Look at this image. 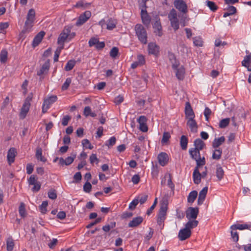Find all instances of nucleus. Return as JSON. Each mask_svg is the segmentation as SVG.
<instances>
[{"label":"nucleus","mask_w":251,"mask_h":251,"mask_svg":"<svg viewBox=\"0 0 251 251\" xmlns=\"http://www.w3.org/2000/svg\"><path fill=\"white\" fill-rule=\"evenodd\" d=\"M137 61L140 64V66L144 65L145 63V57L142 54L138 55Z\"/></svg>","instance_id":"59"},{"label":"nucleus","mask_w":251,"mask_h":251,"mask_svg":"<svg viewBox=\"0 0 251 251\" xmlns=\"http://www.w3.org/2000/svg\"><path fill=\"white\" fill-rule=\"evenodd\" d=\"M99 40L98 38L93 37L91 38L89 41V45L90 47L95 46L96 47L99 42Z\"/></svg>","instance_id":"51"},{"label":"nucleus","mask_w":251,"mask_h":251,"mask_svg":"<svg viewBox=\"0 0 251 251\" xmlns=\"http://www.w3.org/2000/svg\"><path fill=\"white\" fill-rule=\"evenodd\" d=\"M185 114L186 118L187 119L195 118V114L192 108L191 104L189 102H187L185 104Z\"/></svg>","instance_id":"15"},{"label":"nucleus","mask_w":251,"mask_h":251,"mask_svg":"<svg viewBox=\"0 0 251 251\" xmlns=\"http://www.w3.org/2000/svg\"><path fill=\"white\" fill-rule=\"evenodd\" d=\"M50 68V63L49 61H46L43 64L40 70L37 72V75L41 76L42 75L46 74L48 73Z\"/></svg>","instance_id":"25"},{"label":"nucleus","mask_w":251,"mask_h":251,"mask_svg":"<svg viewBox=\"0 0 251 251\" xmlns=\"http://www.w3.org/2000/svg\"><path fill=\"white\" fill-rule=\"evenodd\" d=\"M116 22L112 19L109 20L107 24V29L108 30H112L116 27Z\"/></svg>","instance_id":"47"},{"label":"nucleus","mask_w":251,"mask_h":251,"mask_svg":"<svg viewBox=\"0 0 251 251\" xmlns=\"http://www.w3.org/2000/svg\"><path fill=\"white\" fill-rule=\"evenodd\" d=\"M99 40L98 38L93 37L91 38L89 41V45L90 47L95 46L96 47L99 42Z\"/></svg>","instance_id":"50"},{"label":"nucleus","mask_w":251,"mask_h":251,"mask_svg":"<svg viewBox=\"0 0 251 251\" xmlns=\"http://www.w3.org/2000/svg\"><path fill=\"white\" fill-rule=\"evenodd\" d=\"M116 141V138L114 136H112L107 141V143L105 145L109 147H111L115 144Z\"/></svg>","instance_id":"53"},{"label":"nucleus","mask_w":251,"mask_h":251,"mask_svg":"<svg viewBox=\"0 0 251 251\" xmlns=\"http://www.w3.org/2000/svg\"><path fill=\"white\" fill-rule=\"evenodd\" d=\"M198 207H189L186 211V217L188 220H196L199 214Z\"/></svg>","instance_id":"10"},{"label":"nucleus","mask_w":251,"mask_h":251,"mask_svg":"<svg viewBox=\"0 0 251 251\" xmlns=\"http://www.w3.org/2000/svg\"><path fill=\"white\" fill-rule=\"evenodd\" d=\"M216 176L219 180H221L224 177V171L220 165L216 166Z\"/></svg>","instance_id":"33"},{"label":"nucleus","mask_w":251,"mask_h":251,"mask_svg":"<svg viewBox=\"0 0 251 251\" xmlns=\"http://www.w3.org/2000/svg\"><path fill=\"white\" fill-rule=\"evenodd\" d=\"M188 139L185 135H182L180 140V145L182 150H186L187 148Z\"/></svg>","instance_id":"31"},{"label":"nucleus","mask_w":251,"mask_h":251,"mask_svg":"<svg viewBox=\"0 0 251 251\" xmlns=\"http://www.w3.org/2000/svg\"><path fill=\"white\" fill-rule=\"evenodd\" d=\"M201 167L196 166L193 172V177L194 182L195 184H198L201 182V174L200 173L199 168Z\"/></svg>","instance_id":"20"},{"label":"nucleus","mask_w":251,"mask_h":251,"mask_svg":"<svg viewBox=\"0 0 251 251\" xmlns=\"http://www.w3.org/2000/svg\"><path fill=\"white\" fill-rule=\"evenodd\" d=\"M171 135L170 133L168 132H164L163 134L162 138L161 140V143L162 144L167 143L169 141Z\"/></svg>","instance_id":"44"},{"label":"nucleus","mask_w":251,"mask_h":251,"mask_svg":"<svg viewBox=\"0 0 251 251\" xmlns=\"http://www.w3.org/2000/svg\"><path fill=\"white\" fill-rule=\"evenodd\" d=\"M191 235V230H188L184 227L179 230L178 237L180 241H183L189 238Z\"/></svg>","instance_id":"13"},{"label":"nucleus","mask_w":251,"mask_h":251,"mask_svg":"<svg viewBox=\"0 0 251 251\" xmlns=\"http://www.w3.org/2000/svg\"><path fill=\"white\" fill-rule=\"evenodd\" d=\"M148 197V196L147 195H141L139 196L137 199H138L139 202H140L141 204H143L147 200Z\"/></svg>","instance_id":"60"},{"label":"nucleus","mask_w":251,"mask_h":251,"mask_svg":"<svg viewBox=\"0 0 251 251\" xmlns=\"http://www.w3.org/2000/svg\"><path fill=\"white\" fill-rule=\"evenodd\" d=\"M45 35V32L43 31H41L35 36L32 44L34 48L37 46L40 43Z\"/></svg>","instance_id":"17"},{"label":"nucleus","mask_w":251,"mask_h":251,"mask_svg":"<svg viewBox=\"0 0 251 251\" xmlns=\"http://www.w3.org/2000/svg\"><path fill=\"white\" fill-rule=\"evenodd\" d=\"M75 61L74 60H70L67 63L65 67V70L66 71H71L73 69L75 65Z\"/></svg>","instance_id":"37"},{"label":"nucleus","mask_w":251,"mask_h":251,"mask_svg":"<svg viewBox=\"0 0 251 251\" xmlns=\"http://www.w3.org/2000/svg\"><path fill=\"white\" fill-rule=\"evenodd\" d=\"M35 11L34 9H30L26 15V20L21 34L29 33L32 30V28L35 21Z\"/></svg>","instance_id":"1"},{"label":"nucleus","mask_w":251,"mask_h":251,"mask_svg":"<svg viewBox=\"0 0 251 251\" xmlns=\"http://www.w3.org/2000/svg\"><path fill=\"white\" fill-rule=\"evenodd\" d=\"M35 156L37 160L45 162L46 159L42 155V149L40 147H37L36 150Z\"/></svg>","instance_id":"32"},{"label":"nucleus","mask_w":251,"mask_h":251,"mask_svg":"<svg viewBox=\"0 0 251 251\" xmlns=\"http://www.w3.org/2000/svg\"><path fill=\"white\" fill-rule=\"evenodd\" d=\"M40 182L38 181V178L34 175H31L28 179V183L29 185H33L36 183Z\"/></svg>","instance_id":"42"},{"label":"nucleus","mask_w":251,"mask_h":251,"mask_svg":"<svg viewBox=\"0 0 251 251\" xmlns=\"http://www.w3.org/2000/svg\"><path fill=\"white\" fill-rule=\"evenodd\" d=\"M90 163L93 164L95 162L97 164L99 163V159L97 158L96 154H92V155L90 156Z\"/></svg>","instance_id":"54"},{"label":"nucleus","mask_w":251,"mask_h":251,"mask_svg":"<svg viewBox=\"0 0 251 251\" xmlns=\"http://www.w3.org/2000/svg\"><path fill=\"white\" fill-rule=\"evenodd\" d=\"M174 5L177 10L183 13H186L188 12L187 5L183 0H175Z\"/></svg>","instance_id":"12"},{"label":"nucleus","mask_w":251,"mask_h":251,"mask_svg":"<svg viewBox=\"0 0 251 251\" xmlns=\"http://www.w3.org/2000/svg\"><path fill=\"white\" fill-rule=\"evenodd\" d=\"M237 12V9L235 7L233 6H229L227 8V12L224 13L223 17L226 18L230 15L235 14Z\"/></svg>","instance_id":"34"},{"label":"nucleus","mask_w":251,"mask_h":251,"mask_svg":"<svg viewBox=\"0 0 251 251\" xmlns=\"http://www.w3.org/2000/svg\"><path fill=\"white\" fill-rule=\"evenodd\" d=\"M208 191V187H204L199 193L198 204L201 205L203 202Z\"/></svg>","instance_id":"21"},{"label":"nucleus","mask_w":251,"mask_h":251,"mask_svg":"<svg viewBox=\"0 0 251 251\" xmlns=\"http://www.w3.org/2000/svg\"><path fill=\"white\" fill-rule=\"evenodd\" d=\"M251 225L247 224H235L231 226L230 229L232 230H244L247 229H250Z\"/></svg>","instance_id":"27"},{"label":"nucleus","mask_w":251,"mask_h":251,"mask_svg":"<svg viewBox=\"0 0 251 251\" xmlns=\"http://www.w3.org/2000/svg\"><path fill=\"white\" fill-rule=\"evenodd\" d=\"M200 151V150L192 148L189 150V153L191 158L196 161V166L198 167L202 166L206 163L205 157L201 156Z\"/></svg>","instance_id":"4"},{"label":"nucleus","mask_w":251,"mask_h":251,"mask_svg":"<svg viewBox=\"0 0 251 251\" xmlns=\"http://www.w3.org/2000/svg\"><path fill=\"white\" fill-rule=\"evenodd\" d=\"M16 153V150L14 148H11L8 150L7 158L9 165H11L14 162Z\"/></svg>","instance_id":"18"},{"label":"nucleus","mask_w":251,"mask_h":251,"mask_svg":"<svg viewBox=\"0 0 251 251\" xmlns=\"http://www.w3.org/2000/svg\"><path fill=\"white\" fill-rule=\"evenodd\" d=\"M198 196V193L196 191H193L191 192L188 197L187 201L189 203H193L196 200Z\"/></svg>","instance_id":"35"},{"label":"nucleus","mask_w":251,"mask_h":251,"mask_svg":"<svg viewBox=\"0 0 251 251\" xmlns=\"http://www.w3.org/2000/svg\"><path fill=\"white\" fill-rule=\"evenodd\" d=\"M71 120V117L68 116V115H66L65 116L63 119H62V125L63 126H66L68 124V122L69 121Z\"/></svg>","instance_id":"63"},{"label":"nucleus","mask_w":251,"mask_h":251,"mask_svg":"<svg viewBox=\"0 0 251 251\" xmlns=\"http://www.w3.org/2000/svg\"><path fill=\"white\" fill-rule=\"evenodd\" d=\"M141 16L143 24L147 26L149 25L150 24L151 18L146 9H142L141 11Z\"/></svg>","instance_id":"19"},{"label":"nucleus","mask_w":251,"mask_h":251,"mask_svg":"<svg viewBox=\"0 0 251 251\" xmlns=\"http://www.w3.org/2000/svg\"><path fill=\"white\" fill-rule=\"evenodd\" d=\"M70 32L71 31L69 28H65L59 35L58 38L57 43L62 46L61 49L63 48L64 42L69 38Z\"/></svg>","instance_id":"8"},{"label":"nucleus","mask_w":251,"mask_h":251,"mask_svg":"<svg viewBox=\"0 0 251 251\" xmlns=\"http://www.w3.org/2000/svg\"><path fill=\"white\" fill-rule=\"evenodd\" d=\"M159 47L155 43H150L148 45V51L150 54L156 55L159 53Z\"/></svg>","instance_id":"23"},{"label":"nucleus","mask_w":251,"mask_h":251,"mask_svg":"<svg viewBox=\"0 0 251 251\" xmlns=\"http://www.w3.org/2000/svg\"><path fill=\"white\" fill-rule=\"evenodd\" d=\"M222 153V151L221 149H216L213 152L212 157L213 159L219 160L221 157Z\"/></svg>","instance_id":"36"},{"label":"nucleus","mask_w":251,"mask_h":251,"mask_svg":"<svg viewBox=\"0 0 251 251\" xmlns=\"http://www.w3.org/2000/svg\"><path fill=\"white\" fill-rule=\"evenodd\" d=\"M169 58L172 64V68L176 70V75L177 78L179 80H183L185 73L184 68L182 66L178 68L179 63L176 60L174 54H170Z\"/></svg>","instance_id":"2"},{"label":"nucleus","mask_w":251,"mask_h":251,"mask_svg":"<svg viewBox=\"0 0 251 251\" xmlns=\"http://www.w3.org/2000/svg\"><path fill=\"white\" fill-rule=\"evenodd\" d=\"M7 51L5 50H2L0 53V60L2 63H5L7 58Z\"/></svg>","instance_id":"41"},{"label":"nucleus","mask_w":251,"mask_h":251,"mask_svg":"<svg viewBox=\"0 0 251 251\" xmlns=\"http://www.w3.org/2000/svg\"><path fill=\"white\" fill-rule=\"evenodd\" d=\"M193 43L195 46L197 47H201L202 46V39L199 37H195L193 38Z\"/></svg>","instance_id":"45"},{"label":"nucleus","mask_w":251,"mask_h":251,"mask_svg":"<svg viewBox=\"0 0 251 251\" xmlns=\"http://www.w3.org/2000/svg\"><path fill=\"white\" fill-rule=\"evenodd\" d=\"M140 180V177L138 175H134L131 178L132 182L134 184H138Z\"/></svg>","instance_id":"64"},{"label":"nucleus","mask_w":251,"mask_h":251,"mask_svg":"<svg viewBox=\"0 0 251 251\" xmlns=\"http://www.w3.org/2000/svg\"><path fill=\"white\" fill-rule=\"evenodd\" d=\"M99 40L98 38L93 37L91 38L89 41V45L90 47L95 46L96 47L99 42Z\"/></svg>","instance_id":"49"},{"label":"nucleus","mask_w":251,"mask_h":251,"mask_svg":"<svg viewBox=\"0 0 251 251\" xmlns=\"http://www.w3.org/2000/svg\"><path fill=\"white\" fill-rule=\"evenodd\" d=\"M56 96H52L44 100L42 105V112L45 113L50 107V105L57 100Z\"/></svg>","instance_id":"9"},{"label":"nucleus","mask_w":251,"mask_h":251,"mask_svg":"<svg viewBox=\"0 0 251 251\" xmlns=\"http://www.w3.org/2000/svg\"><path fill=\"white\" fill-rule=\"evenodd\" d=\"M199 222L196 220H189V221L185 224V227L188 230H191L197 226Z\"/></svg>","instance_id":"30"},{"label":"nucleus","mask_w":251,"mask_h":251,"mask_svg":"<svg viewBox=\"0 0 251 251\" xmlns=\"http://www.w3.org/2000/svg\"><path fill=\"white\" fill-rule=\"evenodd\" d=\"M230 120V118H227L221 120L219 123V127L224 128L226 127L229 123Z\"/></svg>","instance_id":"39"},{"label":"nucleus","mask_w":251,"mask_h":251,"mask_svg":"<svg viewBox=\"0 0 251 251\" xmlns=\"http://www.w3.org/2000/svg\"><path fill=\"white\" fill-rule=\"evenodd\" d=\"M225 141V138L221 136L220 138H215L212 143L213 148L217 149Z\"/></svg>","instance_id":"29"},{"label":"nucleus","mask_w":251,"mask_h":251,"mask_svg":"<svg viewBox=\"0 0 251 251\" xmlns=\"http://www.w3.org/2000/svg\"><path fill=\"white\" fill-rule=\"evenodd\" d=\"M236 230H232L231 231V235L232 240L235 242H237L239 240V236Z\"/></svg>","instance_id":"56"},{"label":"nucleus","mask_w":251,"mask_h":251,"mask_svg":"<svg viewBox=\"0 0 251 251\" xmlns=\"http://www.w3.org/2000/svg\"><path fill=\"white\" fill-rule=\"evenodd\" d=\"M92 185L90 182H87L83 185V190L86 193H89L91 191Z\"/></svg>","instance_id":"61"},{"label":"nucleus","mask_w":251,"mask_h":251,"mask_svg":"<svg viewBox=\"0 0 251 251\" xmlns=\"http://www.w3.org/2000/svg\"><path fill=\"white\" fill-rule=\"evenodd\" d=\"M139 124V129L143 132H147L148 128L147 125V118L144 116H141L137 119Z\"/></svg>","instance_id":"14"},{"label":"nucleus","mask_w":251,"mask_h":251,"mask_svg":"<svg viewBox=\"0 0 251 251\" xmlns=\"http://www.w3.org/2000/svg\"><path fill=\"white\" fill-rule=\"evenodd\" d=\"M14 246V243L12 239H9L7 241V250L8 251H11L13 249Z\"/></svg>","instance_id":"52"},{"label":"nucleus","mask_w":251,"mask_h":251,"mask_svg":"<svg viewBox=\"0 0 251 251\" xmlns=\"http://www.w3.org/2000/svg\"><path fill=\"white\" fill-rule=\"evenodd\" d=\"M135 30L139 40L143 44L147 43V33L145 28L141 24H137L135 26Z\"/></svg>","instance_id":"5"},{"label":"nucleus","mask_w":251,"mask_h":251,"mask_svg":"<svg viewBox=\"0 0 251 251\" xmlns=\"http://www.w3.org/2000/svg\"><path fill=\"white\" fill-rule=\"evenodd\" d=\"M206 2L207 3V6L209 8V9L211 11H215L218 9L217 6L214 2L209 0H207Z\"/></svg>","instance_id":"43"},{"label":"nucleus","mask_w":251,"mask_h":251,"mask_svg":"<svg viewBox=\"0 0 251 251\" xmlns=\"http://www.w3.org/2000/svg\"><path fill=\"white\" fill-rule=\"evenodd\" d=\"M157 158L159 164L162 166H165L168 162V155L165 152H162L160 153Z\"/></svg>","instance_id":"16"},{"label":"nucleus","mask_w":251,"mask_h":251,"mask_svg":"<svg viewBox=\"0 0 251 251\" xmlns=\"http://www.w3.org/2000/svg\"><path fill=\"white\" fill-rule=\"evenodd\" d=\"M75 158V154L73 155L72 156H69L65 159L66 165H70L74 160Z\"/></svg>","instance_id":"62"},{"label":"nucleus","mask_w":251,"mask_h":251,"mask_svg":"<svg viewBox=\"0 0 251 251\" xmlns=\"http://www.w3.org/2000/svg\"><path fill=\"white\" fill-rule=\"evenodd\" d=\"M194 149L201 151L205 146L204 142L201 139H196L194 142Z\"/></svg>","instance_id":"26"},{"label":"nucleus","mask_w":251,"mask_h":251,"mask_svg":"<svg viewBox=\"0 0 251 251\" xmlns=\"http://www.w3.org/2000/svg\"><path fill=\"white\" fill-rule=\"evenodd\" d=\"M139 202L138 199H134L133 200L129 205V209L130 210H133L135 208L136 205L138 204Z\"/></svg>","instance_id":"55"},{"label":"nucleus","mask_w":251,"mask_h":251,"mask_svg":"<svg viewBox=\"0 0 251 251\" xmlns=\"http://www.w3.org/2000/svg\"><path fill=\"white\" fill-rule=\"evenodd\" d=\"M72 82V79L70 77H68L66 78L65 82L63 83V84L62 86V90L63 91L66 90L69 88L70 84Z\"/></svg>","instance_id":"46"},{"label":"nucleus","mask_w":251,"mask_h":251,"mask_svg":"<svg viewBox=\"0 0 251 251\" xmlns=\"http://www.w3.org/2000/svg\"><path fill=\"white\" fill-rule=\"evenodd\" d=\"M153 27L155 29V33L158 36L162 35V26L159 21H156L153 25Z\"/></svg>","instance_id":"28"},{"label":"nucleus","mask_w":251,"mask_h":251,"mask_svg":"<svg viewBox=\"0 0 251 251\" xmlns=\"http://www.w3.org/2000/svg\"><path fill=\"white\" fill-rule=\"evenodd\" d=\"M250 63H251V53H249L244 57V60L242 61V65L247 67V65Z\"/></svg>","instance_id":"38"},{"label":"nucleus","mask_w":251,"mask_h":251,"mask_svg":"<svg viewBox=\"0 0 251 251\" xmlns=\"http://www.w3.org/2000/svg\"><path fill=\"white\" fill-rule=\"evenodd\" d=\"M19 212L20 216L22 217H25L26 216V211L25 208V204L23 202L20 203L19 207Z\"/></svg>","instance_id":"40"},{"label":"nucleus","mask_w":251,"mask_h":251,"mask_svg":"<svg viewBox=\"0 0 251 251\" xmlns=\"http://www.w3.org/2000/svg\"><path fill=\"white\" fill-rule=\"evenodd\" d=\"M168 200L163 198L160 203V209L157 215V224L161 226H163V223L164 220L166 218L167 211L168 209Z\"/></svg>","instance_id":"3"},{"label":"nucleus","mask_w":251,"mask_h":251,"mask_svg":"<svg viewBox=\"0 0 251 251\" xmlns=\"http://www.w3.org/2000/svg\"><path fill=\"white\" fill-rule=\"evenodd\" d=\"M143 221V218L141 217H137L135 218H134L132 220H131L129 223H128V226L130 227H137L139 225H140Z\"/></svg>","instance_id":"24"},{"label":"nucleus","mask_w":251,"mask_h":251,"mask_svg":"<svg viewBox=\"0 0 251 251\" xmlns=\"http://www.w3.org/2000/svg\"><path fill=\"white\" fill-rule=\"evenodd\" d=\"M48 203L47 201H43L40 206V211L43 214H45L47 212V207Z\"/></svg>","instance_id":"48"},{"label":"nucleus","mask_w":251,"mask_h":251,"mask_svg":"<svg viewBox=\"0 0 251 251\" xmlns=\"http://www.w3.org/2000/svg\"><path fill=\"white\" fill-rule=\"evenodd\" d=\"M119 50L117 47H113L111 50L110 52V55L113 58H115L117 56Z\"/></svg>","instance_id":"57"},{"label":"nucleus","mask_w":251,"mask_h":251,"mask_svg":"<svg viewBox=\"0 0 251 251\" xmlns=\"http://www.w3.org/2000/svg\"><path fill=\"white\" fill-rule=\"evenodd\" d=\"M48 197L51 200H55L57 198L56 193L55 190H51L48 192Z\"/></svg>","instance_id":"58"},{"label":"nucleus","mask_w":251,"mask_h":251,"mask_svg":"<svg viewBox=\"0 0 251 251\" xmlns=\"http://www.w3.org/2000/svg\"><path fill=\"white\" fill-rule=\"evenodd\" d=\"M32 94L30 93L25 99L24 103L23 104L21 108L20 113V116L21 118L24 119L27 113L29 111L30 106V102L32 100Z\"/></svg>","instance_id":"7"},{"label":"nucleus","mask_w":251,"mask_h":251,"mask_svg":"<svg viewBox=\"0 0 251 251\" xmlns=\"http://www.w3.org/2000/svg\"><path fill=\"white\" fill-rule=\"evenodd\" d=\"M187 125L190 128L192 132L196 133L198 131V125L194 118L188 119Z\"/></svg>","instance_id":"22"},{"label":"nucleus","mask_w":251,"mask_h":251,"mask_svg":"<svg viewBox=\"0 0 251 251\" xmlns=\"http://www.w3.org/2000/svg\"><path fill=\"white\" fill-rule=\"evenodd\" d=\"M168 18L170 21L171 26L176 31L179 27V23L177 18L176 10L173 8L168 14Z\"/></svg>","instance_id":"6"},{"label":"nucleus","mask_w":251,"mask_h":251,"mask_svg":"<svg viewBox=\"0 0 251 251\" xmlns=\"http://www.w3.org/2000/svg\"><path fill=\"white\" fill-rule=\"evenodd\" d=\"M91 16V13L90 11H85L79 16L75 23V25L78 26L82 25L90 18Z\"/></svg>","instance_id":"11"}]
</instances>
